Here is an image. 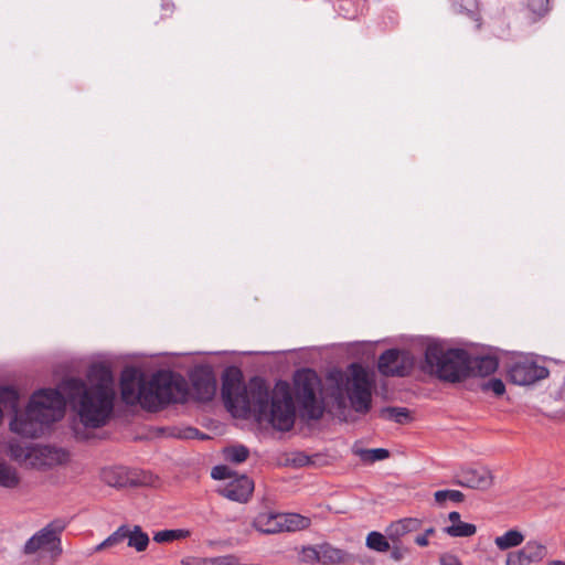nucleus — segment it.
<instances>
[{"label": "nucleus", "instance_id": "obj_1", "mask_svg": "<svg viewBox=\"0 0 565 565\" xmlns=\"http://www.w3.org/2000/svg\"><path fill=\"white\" fill-rule=\"evenodd\" d=\"M89 385L82 379L68 377L58 388H42L34 392L22 418L12 422V431L38 438L50 424L64 416L66 402L77 411L85 427L99 428L109 419L115 401L114 376L104 365L89 371Z\"/></svg>", "mask_w": 565, "mask_h": 565}, {"label": "nucleus", "instance_id": "obj_2", "mask_svg": "<svg viewBox=\"0 0 565 565\" xmlns=\"http://www.w3.org/2000/svg\"><path fill=\"white\" fill-rule=\"evenodd\" d=\"M221 394L225 406L234 415H254L257 420H268L280 431L294 427L296 411L287 382H278L270 392L264 379L254 376L244 384L241 371L231 369L222 377Z\"/></svg>", "mask_w": 565, "mask_h": 565}, {"label": "nucleus", "instance_id": "obj_3", "mask_svg": "<svg viewBox=\"0 0 565 565\" xmlns=\"http://www.w3.org/2000/svg\"><path fill=\"white\" fill-rule=\"evenodd\" d=\"M420 369L443 382L458 383L469 377V353L463 349H446L438 341H429Z\"/></svg>", "mask_w": 565, "mask_h": 565}, {"label": "nucleus", "instance_id": "obj_4", "mask_svg": "<svg viewBox=\"0 0 565 565\" xmlns=\"http://www.w3.org/2000/svg\"><path fill=\"white\" fill-rule=\"evenodd\" d=\"M321 380L311 369L296 371L294 375V394L302 419L318 420L323 416L324 405L318 397Z\"/></svg>", "mask_w": 565, "mask_h": 565}, {"label": "nucleus", "instance_id": "obj_5", "mask_svg": "<svg viewBox=\"0 0 565 565\" xmlns=\"http://www.w3.org/2000/svg\"><path fill=\"white\" fill-rule=\"evenodd\" d=\"M349 369L350 377H347L344 391L351 407L364 415L372 406V381L361 364L352 363Z\"/></svg>", "mask_w": 565, "mask_h": 565}, {"label": "nucleus", "instance_id": "obj_6", "mask_svg": "<svg viewBox=\"0 0 565 565\" xmlns=\"http://www.w3.org/2000/svg\"><path fill=\"white\" fill-rule=\"evenodd\" d=\"M66 527L63 520H54L32 535L24 544L23 553L32 555L40 550H46L52 558L58 557L63 550L61 534Z\"/></svg>", "mask_w": 565, "mask_h": 565}, {"label": "nucleus", "instance_id": "obj_7", "mask_svg": "<svg viewBox=\"0 0 565 565\" xmlns=\"http://www.w3.org/2000/svg\"><path fill=\"white\" fill-rule=\"evenodd\" d=\"M415 366L412 352L401 349L385 350L377 361L379 372L384 376H408Z\"/></svg>", "mask_w": 565, "mask_h": 565}, {"label": "nucleus", "instance_id": "obj_8", "mask_svg": "<svg viewBox=\"0 0 565 565\" xmlns=\"http://www.w3.org/2000/svg\"><path fill=\"white\" fill-rule=\"evenodd\" d=\"M152 385L158 387L164 405L184 403L188 398L186 382L171 371H159L153 374Z\"/></svg>", "mask_w": 565, "mask_h": 565}, {"label": "nucleus", "instance_id": "obj_9", "mask_svg": "<svg viewBox=\"0 0 565 565\" xmlns=\"http://www.w3.org/2000/svg\"><path fill=\"white\" fill-rule=\"evenodd\" d=\"M548 375L547 367L539 365L534 360L525 356L513 362L509 369L511 382L518 385H531Z\"/></svg>", "mask_w": 565, "mask_h": 565}, {"label": "nucleus", "instance_id": "obj_10", "mask_svg": "<svg viewBox=\"0 0 565 565\" xmlns=\"http://www.w3.org/2000/svg\"><path fill=\"white\" fill-rule=\"evenodd\" d=\"M102 479L106 484L114 488H134L148 484L146 476L141 478L137 471L125 467L103 469Z\"/></svg>", "mask_w": 565, "mask_h": 565}, {"label": "nucleus", "instance_id": "obj_11", "mask_svg": "<svg viewBox=\"0 0 565 565\" xmlns=\"http://www.w3.org/2000/svg\"><path fill=\"white\" fill-rule=\"evenodd\" d=\"M143 374L134 366H127L120 375L121 401L127 405H137L140 399V383Z\"/></svg>", "mask_w": 565, "mask_h": 565}, {"label": "nucleus", "instance_id": "obj_12", "mask_svg": "<svg viewBox=\"0 0 565 565\" xmlns=\"http://www.w3.org/2000/svg\"><path fill=\"white\" fill-rule=\"evenodd\" d=\"M452 482L465 488L487 490L493 484V476L484 467L467 468L458 472Z\"/></svg>", "mask_w": 565, "mask_h": 565}, {"label": "nucleus", "instance_id": "obj_13", "mask_svg": "<svg viewBox=\"0 0 565 565\" xmlns=\"http://www.w3.org/2000/svg\"><path fill=\"white\" fill-rule=\"evenodd\" d=\"M193 394L196 399L209 402L216 392V381L209 367L200 366L191 373Z\"/></svg>", "mask_w": 565, "mask_h": 565}, {"label": "nucleus", "instance_id": "obj_14", "mask_svg": "<svg viewBox=\"0 0 565 565\" xmlns=\"http://www.w3.org/2000/svg\"><path fill=\"white\" fill-rule=\"evenodd\" d=\"M547 555V548L537 541H529L520 551L507 556V565H530L541 562Z\"/></svg>", "mask_w": 565, "mask_h": 565}, {"label": "nucleus", "instance_id": "obj_15", "mask_svg": "<svg viewBox=\"0 0 565 565\" xmlns=\"http://www.w3.org/2000/svg\"><path fill=\"white\" fill-rule=\"evenodd\" d=\"M254 490V482L247 476L242 475L231 480L222 490L221 494L232 501L246 502Z\"/></svg>", "mask_w": 565, "mask_h": 565}, {"label": "nucleus", "instance_id": "obj_16", "mask_svg": "<svg viewBox=\"0 0 565 565\" xmlns=\"http://www.w3.org/2000/svg\"><path fill=\"white\" fill-rule=\"evenodd\" d=\"M138 404L150 412H157L166 406L158 387L152 385V379L149 382L145 379L141 381L140 399Z\"/></svg>", "mask_w": 565, "mask_h": 565}, {"label": "nucleus", "instance_id": "obj_17", "mask_svg": "<svg viewBox=\"0 0 565 565\" xmlns=\"http://www.w3.org/2000/svg\"><path fill=\"white\" fill-rule=\"evenodd\" d=\"M499 360L494 355H471L469 353V376H489L497 371Z\"/></svg>", "mask_w": 565, "mask_h": 565}, {"label": "nucleus", "instance_id": "obj_18", "mask_svg": "<svg viewBox=\"0 0 565 565\" xmlns=\"http://www.w3.org/2000/svg\"><path fill=\"white\" fill-rule=\"evenodd\" d=\"M422 524V520L417 518H404L392 522L385 533L393 543H396L406 534L419 531Z\"/></svg>", "mask_w": 565, "mask_h": 565}, {"label": "nucleus", "instance_id": "obj_19", "mask_svg": "<svg viewBox=\"0 0 565 565\" xmlns=\"http://www.w3.org/2000/svg\"><path fill=\"white\" fill-rule=\"evenodd\" d=\"M280 513L263 512L253 521V526L265 534H276L281 532Z\"/></svg>", "mask_w": 565, "mask_h": 565}, {"label": "nucleus", "instance_id": "obj_20", "mask_svg": "<svg viewBox=\"0 0 565 565\" xmlns=\"http://www.w3.org/2000/svg\"><path fill=\"white\" fill-rule=\"evenodd\" d=\"M350 554L342 548L334 547L328 542L320 544V563L323 565H339L349 562Z\"/></svg>", "mask_w": 565, "mask_h": 565}, {"label": "nucleus", "instance_id": "obj_21", "mask_svg": "<svg viewBox=\"0 0 565 565\" xmlns=\"http://www.w3.org/2000/svg\"><path fill=\"white\" fill-rule=\"evenodd\" d=\"M281 532H295L310 526V519L298 513H280Z\"/></svg>", "mask_w": 565, "mask_h": 565}, {"label": "nucleus", "instance_id": "obj_22", "mask_svg": "<svg viewBox=\"0 0 565 565\" xmlns=\"http://www.w3.org/2000/svg\"><path fill=\"white\" fill-rule=\"evenodd\" d=\"M127 544L129 547L135 548L137 552H143L149 545V536L142 531L141 526L135 525L130 527L127 525Z\"/></svg>", "mask_w": 565, "mask_h": 565}, {"label": "nucleus", "instance_id": "obj_23", "mask_svg": "<svg viewBox=\"0 0 565 565\" xmlns=\"http://www.w3.org/2000/svg\"><path fill=\"white\" fill-rule=\"evenodd\" d=\"M524 541L523 534L518 530H509L501 536H497L494 543L501 551L519 546Z\"/></svg>", "mask_w": 565, "mask_h": 565}, {"label": "nucleus", "instance_id": "obj_24", "mask_svg": "<svg viewBox=\"0 0 565 565\" xmlns=\"http://www.w3.org/2000/svg\"><path fill=\"white\" fill-rule=\"evenodd\" d=\"M380 416L398 424H405L411 419V413L405 407L386 406L381 408Z\"/></svg>", "mask_w": 565, "mask_h": 565}, {"label": "nucleus", "instance_id": "obj_25", "mask_svg": "<svg viewBox=\"0 0 565 565\" xmlns=\"http://www.w3.org/2000/svg\"><path fill=\"white\" fill-rule=\"evenodd\" d=\"M20 483V478L17 470L6 462H0V486L8 489H13Z\"/></svg>", "mask_w": 565, "mask_h": 565}, {"label": "nucleus", "instance_id": "obj_26", "mask_svg": "<svg viewBox=\"0 0 565 565\" xmlns=\"http://www.w3.org/2000/svg\"><path fill=\"white\" fill-rule=\"evenodd\" d=\"M40 455L46 459L47 465H61L68 459V452L66 450L52 446L41 448Z\"/></svg>", "mask_w": 565, "mask_h": 565}, {"label": "nucleus", "instance_id": "obj_27", "mask_svg": "<svg viewBox=\"0 0 565 565\" xmlns=\"http://www.w3.org/2000/svg\"><path fill=\"white\" fill-rule=\"evenodd\" d=\"M444 531L451 537H469L476 534L477 527L472 523L460 521L457 524L446 526Z\"/></svg>", "mask_w": 565, "mask_h": 565}, {"label": "nucleus", "instance_id": "obj_28", "mask_svg": "<svg viewBox=\"0 0 565 565\" xmlns=\"http://www.w3.org/2000/svg\"><path fill=\"white\" fill-rule=\"evenodd\" d=\"M388 540L387 535L373 531L366 537V546L376 552H387L391 550Z\"/></svg>", "mask_w": 565, "mask_h": 565}, {"label": "nucleus", "instance_id": "obj_29", "mask_svg": "<svg viewBox=\"0 0 565 565\" xmlns=\"http://www.w3.org/2000/svg\"><path fill=\"white\" fill-rule=\"evenodd\" d=\"M190 531L183 529L163 530L154 533L153 541L157 543H169L177 540L186 539Z\"/></svg>", "mask_w": 565, "mask_h": 565}, {"label": "nucleus", "instance_id": "obj_30", "mask_svg": "<svg viewBox=\"0 0 565 565\" xmlns=\"http://www.w3.org/2000/svg\"><path fill=\"white\" fill-rule=\"evenodd\" d=\"M224 456L233 463H242L248 458L249 450L243 445L231 446L224 449Z\"/></svg>", "mask_w": 565, "mask_h": 565}, {"label": "nucleus", "instance_id": "obj_31", "mask_svg": "<svg viewBox=\"0 0 565 565\" xmlns=\"http://www.w3.org/2000/svg\"><path fill=\"white\" fill-rule=\"evenodd\" d=\"M435 501L438 504L445 503L447 500L459 503L465 500V494L459 490H438L434 493Z\"/></svg>", "mask_w": 565, "mask_h": 565}, {"label": "nucleus", "instance_id": "obj_32", "mask_svg": "<svg viewBox=\"0 0 565 565\" xmlns=\"http://www.w3.org/2000/svg\"><path fill=\"white\" fill-rule=\"evenodd\" d=\"M359 455L364 461L375 462L388 458L390 451L384 448L362 449L359 451Z\"/></svg>", "mask_w": 565, "mask_h": 565}, {"label": "nucleus", "instance_id": "obj_33", "mask_svg": "<svg viewBox=\"0 0 565 565\" xmlns=\"http://www.w3.org/2000/svg\"><path fill=\"white\" fill-rule=\"evenodd\" d=\"M482 390L483 391H491L497 396H500V395L504 394L505 385L502 382V380L497 379V377H492V379H490L489 381H487V382H484L482 384Z\"/></svg>", "mask_w": 565, "mask_h": 565}, {"label": "nucleus", "instance_id": "obj_34", "mask_svg": "<svg viewBox=\"0 0 565 565\" xmlns=\"http://www.w3.org/2000/svg\"><path fill=\"white\" fill-rule=\"evenodd\" d=\"M127 525H120L113 534L106 539V543L109 546H115L127 539Z\"/></svg>", "mask_w": 565, "mask_h": 565}, {"label": "nucleus", "instance_id": "obj_35", "mask_svg": "<svg viewBox=\"0 0 565 565\" xmlns=\"http://www.w3.org/2000/svg\"><path fill=\"white\" fill-rule=\"evenodd\" d=\"M234 472L227 466H215L211 471V477L215 480H225L233 478Z\"/></svg>", "mask_w": 565, "mask_h": 565}, {"label": "nucleus", "instance_id": "obj_36", "mask_svg": "<svg viewBox=\"0 0 565 565\" xmlns=\"http://www.w3.org/2000/svg\"><path fill=\"white\" fill-rule=\"evenodd\" d=\"M548 0H529L527 2L529 9L537 15L545 14L548 11Z\"/></svg>", "mask_w": 565, "mask_h": 565}, {"label": "nucleus", "instance_id": "obj_37", "mask_svg": "<svg viewBox=\"0 0 565 565\" xmlns=\"http://www.w3.org/2000/svg\"><path fill=\"white\" fill-rule=\"evenodd\" d=\"M302 553L307 561H316L320 563V544L303 547Z\"/></svg>", "mask_w": 565, "mask_h": 565}, {"label": "nucleus", "instance_id": "obj_38", "mask_svg": "<svg viewBox=\"0 0 565 565\" xmlns=\"http://www.w3.org/2000/svg\"><path fill=\"white\" fill-rule=\"evenodd\" d=\"M292 463L296 467H305V466L313 465L315 461H313L312 457H310L303 452H298L292 458Z\"/></svg>", "mask_w": 565, "mask_h": 565}, {"label": "nucleus", "instance_id": "obj_39", "mask_svg": "<svg viewBox=\"0 0 565 565\" xmlns=\"http://www.w3.org/2000/svg\"><path fill=\"white\" fill-rule=\"evenodd\" d=\"M439 565H462V563L456 555L445 553L439 556Z\"/></svg>", "mask_w": 565, "mask_h": 565}, {"label": "nucleus", "instance_id": "obj_40", "mask_svg": "<svg viewBox=\"0 0 565 565\" xmlns=\"http://www.w3.org/2000/svg\"><path fill=\"white\" fill-rule=\"evenodd\" d=\"M391 557L395 561H401L404 557V551L401 547L394 545L391 550Z\"/></svg>", "mask_w": 565, "mask_h": 565}, {"label": "nucleus", "instance_id": "obj_41", "mask_svg": "<svg viewBox=\"0 0 565 565\" xmlns=\"http://www.w3.org/2000/svg\"><path fill=\"white\" fill-rule=\"evenodd\" d=\"M414 542L422 547H425L429 544L428 537L424 533L416 535Z\"/></svg>", "mask_w": 565, "mask_h": 565}, {"label": "nucleus", "instance_id": "obj_42", "mask_svg": "<svg viewBox=\"0 0 565 565\" xmlns=\"http://www.w3.org/2000/svg\"><path fill=\"white\" fill-rule=\"evenodd\" d=\"M448 519L451 522V524H457V523H459L461 521L460 520V513L457 512V511L450 512L449 515H448Z\"/></svg>", "mask_w": 565, "mask_h": 565}, {"label": "nucleus", "instance_id": "obj_43", "mask_svg": "<svg viewBox=\"0 0 565 565\" xmlns=\"http://www.w3.org/2000/svg\"><path fill=\"white\" fill-rule=\"evenodd\" d=\"M335 401H337V405H338L339 408L345 406L344 397H343V394H342L341 391L335 396Z\"/></svg>", "mask_w": 565, "mask_h": 565}, {"label": "nucleus", "instance_id": "obj_44", "mask_svg": "<svg viewBox=\"0 0 565 565\" xmlns=\"http://www.w3.org/2000/svg\"><path fill=\"white\" fill-rule=\"evenodd\" d=\"M199 435V430L195 428H188L186 434L183 436L185 438H194Z\"/></svg>", "mask_w": 565, "mask_h": 565}, {"label": "nucleus", "instance_id": "obj_45", "mask_svg": "<svg viewBox=\"0 0 565 565\" xmlns=\"http://www.w3.org/2000/svg\"><path fill=\"white\" fill-rule=\"evenodd\" d=\"M107 547H110V546H109V544L106 543V540H104L102 543H99L98 545L95 546L94 551L100 552Z\"/></svg>", "mask_w": 565, "mask_h": 565}, {"label": "nucleus", "instance_id": "obj_46", "mask_svg": "<svg viewBox=\"0 0 565 565\" xmlns=\"http://www.w3.org/2000/svg\"><path fill=\"white\" fill-rule=\"evenodd\" d=\"M435 533H436V530H435L433 526H430V527H428V529H425V531H424V534H425L427 537H429V536L434 535Z\"/></svg>", "mask_w": 565, "mask_h": 565}, {"label": "nucleus", "instance_id": "obj_47", "mask_svg": "<svg viewBox=\"0 0 565 565\" xmlns=\"http://www.w3.org/2000/svg\"><path fill=\"white\" fill-rule=\"evenodd\" d=\"M162 7L164 10L172 11L174 4L172 2L167 1L162 3Z\"/></svg>", "mask_w": 565, "mask_h": 565}, {"label": "nucleus", "instance_id": "obj_48", "mask_svg": "<svg viewBox=\"0 0 565 565\" xmlns=\"http://www.w3.org/2000/svg\"><path fill=\"white\" fill-rule=\"evenodd\" d=\"M546 565H565V562L563 561H550Z\"/></svg>", "mask_w": 565, "mask_h": 565}, {"label": "nucleus", "instance_id": "obj_49", "mask_svg": "<svg viewBox=\"0 0 565 565\" xmlns=\"http://www.w3.org/2000/svg\"><path fill=\"white\" fill-rule=\"evenodd\" d=\"M466 9H467L468 13H469L471 17H473V19H475L476 21H478V18H476V17H477V13H476L473 10H471V9H468V8H466Z\"/></svg>", "mask_w": 565, "mask_h": 565}, {"label": "nucleus", "instance_id": "obj_50", "mask_svg": "<svg viewBox=\"0 0 565 565\" xmlns=\"http://www.w3.org/2000/svg\"><path fill=\"white\" fill-rule=\"evenodd\" d=\"M468 4L469 6H473L475 4V0H467Z\"/></svg>", "mask_w": 565, "mask_h": 565}, {"label": "nucleus", "instance_id": "obj_51", "mask_svg": "<svg viewBox=\"0 0 565 565\" xmlns=\"http://www.w3.org/2000/svg\"><path fill=\"white\" fill-rule=\"evenodd\" d=\"M11 451H12V454H13V455L18 456V455L15 454V451H14L13 446H11Z\"/></svg>", "mask_w": 565, "mask_h": 565}]
</instances>
